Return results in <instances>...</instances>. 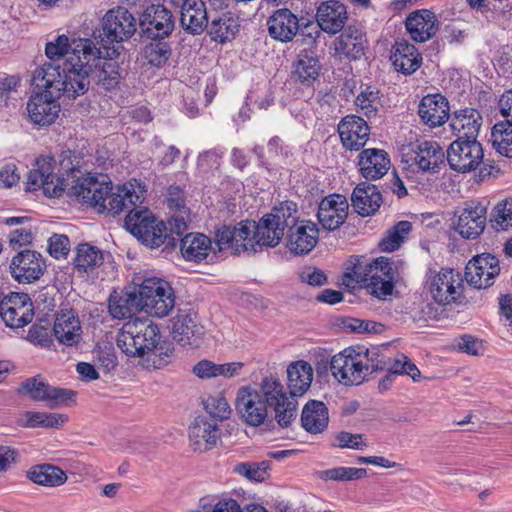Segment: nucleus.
Returning <instances> with one entry per match:
<instances>
[{
  "instance_id": "obj_1",
  "label": "nucleus",
  "mask_w": 512,
  "mask_h": 512,
  "mask_svg": "<svg viewBox=\"0 0 512 512\" xmlns=\"http://www.w3.org/2000/svg\"><path fill=\"white\" fill-rule=\"evenodd\" d=\"M73 195L83 204L97 208L99 213L118 215L127 211L125 228L137 239L155 218L146 207L140 206L144 201V191L132 183L118 186L115 190L107 176H88L79 179L73 186Z\"/></svg>"
},
{
  "instance_id": "obj_2",
  "label": "nucleus",
  "mask_w": 512,
  "mask_h": 512,
  "mask_svg": "<svg viewBox=\"0 0 512 512\" xmlns=\"http://www.w3.org/2000/svg\"><path fill=\"white\" fill-rule=\"evenodd\" d=\"M297 218V205L285 201L258 222L242 220L235 226H219L215 231V244L219 251L229 250L233 255H254L278 246L285 229L293 225Z\"/></svg>"
},
{
  "instance_id": "obj_3",
  "label": "nucleus",
  "mask_w": 512,
  "mask_h": 512,
  "mask_svg": "<svg viewBox=\"0 0 512 512\" xmlns=\"http://www.w3.org/2000/svg\"><path fill=\"white\" fill-rule=\"evenodd\" d=\"M119 54V46H105L104 49L97 47L93 40L77 41L65 68L68 99L84 95L91 81L105 90L117 87L121 75L114 59Z\"/></svg>"
},
{
  "instance_id": "obj_4",
  "label": "nucleus",
  "mask_w": 512,
  "mask_h": 512,
  "mask_svg": "<svg viewBox=\"0 0 512 512\" xmlns=\"http://www.w3.org/2000/svg\"><path fill=\"white\" fill-rule=\"evenodd\" d=\"M297 400L287 398L281 381L265 377L257 389L238 390L235 407L240 418L249 426L262 425L268 416V407L275 412V420L282 428L289 427L297 415Z\"/></svg>"
},
{
  "instance_id": "obj_5",
  "label": "nucleus",
  "mask_w": 512,
  "mask_h": 512,
  "mask_svg": "<svg viewBox=\"0 0 512 512\" xmlns=\"http://www.w3.org/2000/svg\"><path fill=\"white\" fill-rule=\"evenodd\" d=\"M116 343L129 357H147V366L159 369L170 362V345L161 342L158 326L149 319L136 318L124 323Z\"/></svg>"
},
{
  "instance_id": "obj_6",
  "label": "nucleus",
  "mask_w": 512,
  "mask_h": 512,
  "mask_svg": "<svg viewBox=\"0 0 512 512\" xmlns=\"http://www.w3.org/2000/svg\"><path fill=\"white\" fill-rule=\"evenodd\" d=\"M66 79L61 78L59 67L44 64L35 70L33 83L43 92L32 95L27 103V111L31 121L40 126L53 123L60 112L57 100L66 97ZM69 85L67 84V87Z\"/></svg>"
},
{
  "instance_id": "obj_7",
  "label": "nucleus",
  "mask_w": 512,
  "mask_h": 512,
  "mask_svg": "<svg viewBox=\"0 0 512 512\" xmlns=\"http://www.w3.org/2000/svg\"><path fill=\"white\" fill-rule=\"evenodd\" d=\"M396 271L393 263L386 257H380L373 261L363 258L356 259V262L345 274L346 285L355 282L364 287L367 292L381 300L391 296L396 281Z\"/></svg>"
},
{
  "instance_id": "obj_8",
  "label": "nucleus",
  "mask_w": 512,
  "mask_h": 512,
  "mask_svg": "<svg viewBox=\"0 0 512 512\" xmlns=\"http://www.w3.org/2000/svg\"><path fill=\"white\" fill-rule=\"evenodd\" d=\"M61 169L66 172L67 179L58 177L54 174L55 160L52 157L41 156L36 159L35 168H33L27 178V188L30 191H35L40 188L48 197H59L64 192L67 181L72 178L71 193L73 194V186L77 181L91 174L83 176L79 167L74 165L70 156H64L60 162Z\"/></svg>"
},
{
  "instance_id": "obj_9",
  "label": "nucleus",
  "mask_w": 512,
  "mask_h": 512,
  "mask_svg": "<svg viewBox=\"0 0 512 512\" xmlns=\"http://www.w3.org/2000/svg\"><path fill=\"white\" fill-rule=\"evenodd\" d=\"M267 27L269 35L283 43L292 41L299 34L302 43L312 46L321 35L315 23H300L298 17L287 8L274 11L267 20Z\"/></svg>"
},
{
  "instance_id": "obj_10",
  "label": "nucleus",
  "mask_w": 512,
  "mask_h": 512,
  "mask_svg": "<svg viewBox=\"0 0 512 512\" xmlns=\"http://www.w3.org/2000/svg\"><path fill=\"white\" fill-rule=\"evenodd\" d=\"M101 26L97 36L94 32L97 47L105 49V46H119L120 50L121 43L130 39L136 32V19L126 8L117 7L106 12Z\"/></svg>"
},
{
  "instance_id": "obj_11",
  "label": "nucleus",
  "mask_w": 512,
  "mask_h": 512,
  "mask_svg": "<svg viewBox=\"0 0 512 512\" xmlns=\"http://www.w3.org/2000/svg\"><path fill=\"white\" fill-rule=\"evenodd\" d=\"M18 395L27 396L35 402H43L50 409L68 406L75 401L76 392L56 387L42 376L36 375L23 380L16 389Z\"/></svg>"
},
{
  "instance_id": "obj_12",
  "label": "nucleus",
  "mask_w": 512,
  "mask_h": 512,
  "mask_svg": "<svg viewBox=\"0 0 512 512\" xmlns=\"http://www.w3.org/2000/svg\"><path fill=\"white\" fill-rule=\"evenodd\" d=\"M364 356L357 349L349 347L334 355L330 362L332 375L345 385H359L365 378Z\"/></svg>"
},
{
  "instance_id": "obj_13",
  "label": "nucleus",
  "mask_w": 512,
  "mask_h": 512,
  "mask_svg": "<svg viewBox=\"0 0 512 512\" xmlns=\"http://www.w3.org/2000/svg\"><path fill=\"white\" fill-rule=\"evenodd\" d=\"M482 145L477 140L456 139L447 149L450 168L460 173L475 170L483 161Z\"/></svg>"
},
{
  "instance_id": "obj_14",
  "label": "nucleus",
  "mask_w": 512,
  "mask_h": 512,
  "mask_svg": "<svg viewBox=\"0 0 512 512\" xmlns=\"http://www.w3.org/2000/svg\"><path fill=\"white\" fill-rule=\"evenodd\" d=\"M463 279L461 274L453 269H441L431 277L429 292L439 305L458 303L463 295Z\"/></svg>"
},
{
  "instance_id": "obj_15",
  "label": "nucleus",
  "mask_w": 512,
  "mask_h": 512,
  "mask_svg": "<svg viewBox=\"0 0 512 512\" xmlns=\"http://www.w3.org/2000/svg\"><path fill=\"white\" fill-rule=\"evenodd\" d=\"M46 268V261L42 254L30 249L16 253L9 264L12 278L20 284H31L38 281Z\"/></svg>"
},
{
  "instance_id": "obj_16",
  "label": "nucleus",
  "mask_w": 512,
  "mask_h": 512,
  "mask_svg": "<svg viewBox=\"0 0 512 512\" xmlns=\"http://www.w3.org/2000/svg\"><path fill=\"white\" fill-rule=\"evenodd\" d=\"M139 25L146 38L164 39L173 32L175 19L172 12L164 5L152 4L143 11Z\"/></svg>"
},
{
  "instance_id": "obj_17",
  "label": "nucleus",
  "mask_w": 512,
  "mask_h": 512,
  "mask_svg": "<svg viewBox=\"0 0 512 512\" xmlns=\"http://www.w3.org/2000/svg\"><path fill=\"white\" fill-rule=\"evenodd\" d=\"M499 273V260L492 254L483 253L474 256L467 263L465 279L474 288L486 289L493 285Z\"/></svg>"
},
{
  "instance_id": "obj_18",
  "label": "nucleus",
  "mask_w": 512,
  "mask_h": 512,
  "mask_svg": "<svg viewBox=\"0 0 512 512\" xmlns=\"http://www.w3.org/2000/svg\"><path fill=\"white\" fill-rule=\"evenodd\" d=\"M0 316L6 326L21 328L34 316L33 304L28 294L11 292L0 306Z\"/></svg>"
},
{
  "instance_id": "obj_19",
  "label": "nucleus",
  "mask_w": 512,
  "mask_h": 512,
  "mask_svg": "<svg viewBox=\"0 0 512 512\" xmlns=\"http://www.w3.org/2000/svg\"><path fill=\"white\" fill-rule=\"evenodd\" d=\"M487 223V206L479 201H468L460 211L455 230L466 239H476Z\"/></svg>"
},
{
  "instance_id": "obj_20",
  "label": "nucleus",
  "mask_w": 512,
  "mask_h": 512,
  "mask_svg": "<svg viewBox=\"0 0 512 512\" xmlns=\"http://www.w3.org/2000/svg\"><path fill=\"white\" fill-rule=\"evenodd\" d=\"M204 334V328L198 323L197 314L190 310H179L172 319L173 339L183 346H198V340Z\"/></svg>"
},
{
  "instance_id": "obj_21",
  "label": "nucleus",
  "mask_w": 512,
  "mask_h": 512,
  "mask_svg": "<svg viewBox=\"0 0 512 512\" xmlns=\"http://www.w3.org/2000/svg\"><path fill=\"white\" fill-rule=\"evenodd\" d=\"M53 335L65 346H76L82 340V325L79 316L72 309H62L56 314Z\"/></svg>"
},
{
  "instance_id": "obj_22",
  "label": "nucleus",
  "mask_w": 512,
  "mask_h": 512,
  "mask_svg": "<svg viewBox=\"0 0 512 512\" xmlns=\"http://www.w3.org/2000/svg\"><path fill=\"white\" fill-rule=\"evenodd\" d=\"M338 132L344 147L358 151L367 143L370 128L362 117L347 115L340 121Z\"/></svg>"
},
{
  "instance_id": "obj_23",
  "label": "nucleus",
  "mask_w": 512,
  "mask_h": 512,
  "mask_svg": "<svg viewBox=\"0 0 512 512\" xmlns=\"http://www.w3.org/2000/svg\"><path fill=\"white\" fill-rule=\"evenodd\" d=\"M405 26L412 40L423 43L436 35L439 22L434 12L420 9L408 15Z\"/></svg>"
},
{
  "instance_id": "obj_24",
  "label": "nucleus",
  "mask_w": 512,
  "mask_h": 512,
  "mask_svg": "<svg viewBox=\"0 0 512 512\" xmlns=\"http://www.w3.org/2000/svg\"><path fill=\"white\" fill-rule=\"evenodd\" d=\"M347 199L339 194L325 197L319 204L317 217L324 229L333 231L339 228L348 215Z\"/></svg>"
},
{
  "instance_id": "obj_25",
  "label": "nucleus",
  "mask_w": 512,
  "mask_h": 512,
  "mask_svg": "<svg viewBox=\"0 0 512 512\" xmlns=\"http://www.w3.org/2000/svg\"><path fill=\"white\" fill-rule=\"evenodd\" d=\"M288 243L290 251L296 255L309 253L317 244L319 238V229L315 223L310 221H297L288 227Z\"/></svg>"
},
{
  "instance_id": "obj_26",
  "label": "nucleus",
  "mask_w": 512,
  "mask_h": 512,
  "mask_svg": "<svg viewBox=\"0 0 512 512\" xmlns=\"http://www.w3.org/2000/svg\"><path fill=\"white\" fill-rule=\"evenodd\" d=\"M421 121L431 127H439L449 119V103L441 94L424 96L418 106Z\"/></svg>"
},
{
  "instance_id": "obj_27",
  "label": "nucleus",
  "mask_w": 512,
  "mask_h": 512,
  "mask_svg": "<svg viewBox=\"0 0 512 512\" xmlns=\"http://www.w3.org/2000/svg\"><path fill=\"white\" fill-rule=\"evenodd\" d=\"M189 439L194 451L210 450L220 440L219 425L214 420L198 417L189 428Z\"/></svg>"
},
{
  "instance_id": "obj_28",
  "label": "nucleus",
  "mask_w": 512,
  "mask_h": 512,
  "mask_svg": "<svg viewBox=\"0 0 512 512\" xmlns=\"http://www.w3.org/2000/svg\"><path fill=\"white\" fill-rule=\"evenodd\" d=\"M346 7L338 1L323 2L317 9V30L329 34L340 32L347 21Z\"/></svg>"
},
{
  "instance_id": "obj_29",
  "label": "nucleus",
  "mask_w": 512,
  "mask_h": 512,
  "mask_svg": "<svg viewBox=\"0 0 512 512\" xmlns=\"http://www.w3.org/2000/svg\"><path fill=\"white\" fill-rule=\"evenodd\" d=\"M212 247L211 239L202 233L186 234L180 243V250L185 260L200 263L206 260L211 254L220 252Z\"/></svg>"
},
{
  "instance_id": "obj_30",
  "label": "nucleus",
  "mask_w": 512,
  "mask_h": 512,
  "mask_svg": "<svg viewBox=\"0 0 512 512\" xmlns=\"http://www.w3.org/2000/svg\"><path fill=\"white\" fill-rule=\"evenodd\" d=\"M359 170L368 180H376L384 176L390 168V158L381 149H365L359 154Z\"/></svg>"
},
{
  "instance_id": "obj_31",
  "label": "nucleus",
  "mask_w": 512,
  "mask_h": 512,
  "mask_svg": "<svg viewBox=\"0 0 512 512\" xmlns=\"http://www.w3.org/2000/svg\"><path fill=\"white\" fill-rule=\"evenodd\" d=\"M482 125L480 112L473 108L456 111L451 118L450 126L457 139L477 140Z\"/></svg>"
},
{
  "instance_id": "obj_32",
  "label": "nucleus",
  "mask_w": 512,
  "mask_h": 512,
  "mask_svg": "<svg viewBox=\"0 0 512 512\" xmlns=\"http://www.w3.org/2000/svg\"><path fill=\"white\" fill-rule=\"evenodd\" d=\"M365 33L356 26H348L337 38L335 50L338 54L350 59H360L367 48Z\"/></svg>"
},
{
  "instance_id": "obj_33",
  "label": "nucleus",
  "mask_w": 512,
  "mask_h": 512,
  "mask_svg": "<svg viewBox=\"0 0 512 512\" xmlns=\"http://www.w3.org/2000/svg\"><path fill=\"white\" fill-rule=\"evenodd\" d=\"M414 164L423 172L436 173L443 163L444 152L441 146L435 141H421L413 148Z\"/></svg>"
},
{
  "instance_id": "obj_34",
  "label": "nucleus",
  "mask_w": 512,
  "mask_h": 512,
  "mask_svg": "<svg viewBox=\"0 0 512 512\" xmlns=\"http://www.w3.org/2000/svg\"><path fill=\"white\" fill-rule=\"evenodd\" d=\"M391 60L396 71L410 75L421 66L422 56L413 44L399 40L393 45Z\"/></svg>"
},
{
  "instance_id": "obj_35",
  "label": "nucleus",
  "mask_w": 512,
  "mask_h": 512,
  "mask_svg": "<svg viewBox=\"0 0 512 512\" xmlns=\"http://www.w3.org/2000/svg\"><path fill=\"white\" fill-rule=\"evenodd\" d=\"M351 201L359 215L369 216L380 208L382 195L375 185L362 182L354 188Z\"/></svg>"
},
{
  "instance_id": "obj_36",
  "label": "nucleus",
  "mask_w": 512,
  "mask_h": 512,
  "mask_svg": "<svg viewBox=\"0 0 512 512\" xmlns=\"http://www.w3.org/2000/svg\"><path fill=\"white\" fill-rule=\"evenodd\" d=\"M289 396L294 399L302 396L310 388L313 380V368L305 361L291 363L287 368Z\"/></svg>"
},
{
  "instance_id": "obj_37",
  "label": "nucleus",
  "mask_w": 512,
  "mask_h": 512,
  "mask_svg": "<svg viewBox=\"0 0 512 512\" xmlns=\"http://www.w3.org/2000/svg\"><path fill=\"white\" fill-rule=\"evenodd\" d=\"M180 24L191 34H200L208 27V16L205 3L202 0H188L180 10Z\"/></svg>"
},
{
  "instance_id": "obj_38",
  "label": "nucleus",
  "mask_w": 512,
  "mask_h": 512,
  "mask_svg": "<svg viewBox=\"0 0 512 512\" xmlns=\"http://www.w3.org/2000/svg\"><path fill=\"white\" fill-rule=\"evenodd\" d=\"M329 423L328 408L322 401L310 400L302 410V427L311 434H319L326 430Z\"/></svg>"
},
{
  "instance_id": "obj_39",
  "label": "nucleus",
  "mask_w": 512,
  "mask_h": 512,
  "mask_svg": "<svg viewBox=\"0 0 512 512\" xmlns=\"http://www.w3.org/2000/svg\"><path fill=\"white\" fill-rule=\"evenodd\" d=\"M142 311L136 297V291L117 293L114 291L108 299V312L113 319L124 320Z\"/></svg>"
},
{
  "instance_id": "obj_40",
  "label": "nucleus",
  "mask_w": 512,
  "mask_h": 512,
  "mask_svg": "<svg viewBox=\"0 0 512 512\" xmlns=\"http://www.w3.org/2000/svg\"><path fill=\"white\" fill-rule=\"evenodd\" d=\"M145 246L152 249L163 246V251H170L176 247L177 239L168 234V228L163 221L156 217L151 221L138 239Z\"/></svg>"
},
{
  "instance_id": "obj_41",
  "label": "nucleus",
  "mask_w": 512,
  "mask_h": 512,
  "mask_svg": "<svg viewBox=\"0 0 512 512\" xmlns=\"http://www.w3.org/2000/svg\"><path fill=\"white\" fill-rule=\"evenodd\" d=\"M320 65L312 51L303 49L298 54L297 61L294 64L292 79L295 83H301L310 86L319 75Z\"/></svg>"
},
{
  "instance_id": "obj_42",
  "label": "nucleus",
  "mask_w": 512,
  "mask_h": 512,
  "mask_svg": "<svg viewBox=\"0 0 512 512\" xmlns=\"http://www.w3.org/2000/svg\"><path fill=\"white\" fill-rule=\"evenodd\" d=\"M243 366L242 362L216 364L208 359H203L193 366L192 372L200 379H211L219 376L229 378L238 375Z\"/></svg>"
},
{
  "instance_id": "obj_43",
  "label": "nucleus",
  "mask_w": 512,
  "mask_h": 512,
  "mask_svg": "<svg viewBox=\"0 0 512 512\" xmlns=\"http://www.w3.org/2000/svg\"><path fill=\"white\" fill-rule=\"evenodd\" d=\"M239 26L237 18L231 13H224L222 16L212 19L207 29L212 40L224 43L235 37Z\"/></svg>"
},
{
  "instance_id": "obj_44",
  "label": "nucleus",
  "mask_w": 512,
  "mask_h": 512,
  "mask_svg": "<svg viewBox=\"0 0 512 512\" xmlns=\"http://www.w3.org/2000/svg\"><path fill=\"white\" fill-rule=\"evenodd\" d=\"M27 476L38 485L50 487L60 486L67 480V475L62 469L50 464L32 467L28 471Z\"/></svg>"
},
{
  "instance_id": "obj_45",
  "label": "nucleus",
  "mask_w": 512,
  "mask_h": 512,
  "mask_svg": "<svg viewBox=\"0 0 512 512\" xmlns=\"http://www.w3.org/2000/svg\"><path fill=\"white\" fill-rule=\"evenodd\" d=\"M80 40H83V39L82 38L72 39V41H70L68 36H66L65 34H62V35L57 36L55 40L50 41L46 44L45 53H46V56L50 60L57 61V60L61 59L62 57H64L65 55H67V58L64 61L63 65L58 66L60 73H61V78H64V76H66L65 75L66 74L65 73L66 64L68 63V61L70 60V57L72 56V53L74 52L76 42L80 41ZM52 65L54 66V64H52ZM55 67H57V66L55 65Z\"/></svg>"
},
{
  "instance_id": "obj_46",
  "label": "nucleus",
  "mask_w": 512,
  "mask_h": 512,
  "mask_svg": "<svg viewBox=\"0 0 512 512\" xmlns=\"http://www.w3.org/2000/svg\"><path fill=\"white\" fill-rule=\"evenodd\" d=\"M104 262V253L97 247L88 243L79 244L74 258V265L78 271L92 272Z\"/></svg>"
},
{
  "instance_id": "obj_47",
  "label": "nucleus",
  "mask_w": 512,
  "mask_h": 512,
  "mask_svg": "<svg viewBox=\"0 0 512 512\" xmlns=\"http://www.w3.org/2000/svg\"><path fill=\"white\" fill-rule=\"evenodd\" d=\"M491 142L500 155L512 158V121L497 122L491 131Z\"/></svg>"
},
{
  "instance_id": "obj_48",
  "label": "nucleus",
  "mask_w": 512,
  "mask_h": 512,
  "mask_svg": "<svg viewBox=\"0 0 512 512\" xmlns=\"http://www.w3.org/2000/svg\"><path fill=\"white\" fill-rule=\"evenodd\" d=\"M25 427L28 428H59L68 421V417L61 413L28 411L25 413Z\"/></svg>"
},
{
  "instance_id": "obj_49",
  "label": "nucleus",
  "mask_w": 512,
  "mask_h": 512,
  "mask_svg": "<svg viewBox=\"0 0 512 512\" xmlns=\"http://www.w3.org/2000/svg\"><path fill=\"white\" fill-rule=\"evenodd\" d=\"M412 224L409 221H399L392 228H390L385 236L381 239L379 246L384 252H393L397 250L404 239L410 233Z\"/></svg>"
},
{
  "instance_id": "obj_50",
  "label": "nucleus",
  "mask_w": 512,
  "mask_h": 512,
  "mask_svg": "<svg viewBox=\"0 0 512 512\" xmlns=\"http://www.w3.org/2000/svg\"><path fill=\"white\" fill-rule=\"evenodd\" d=\"M171 55L172 49L164 39L152 40L143 49V56L147 62L158 68L164 66Z\"/></svg>"
},
{
  "instance_id": "obj_51",
  "label": "nucleus",
  "mask_w": 512,
  "mask_h": 512,
  "mask_svg": "<svg viewBox=\"0 0 512 512\" xmlns=\"http://www.w3.org/2000/svg\"><path fill=\"white\" fill-rule=\"evenodd\" d=\"M175 299L172 292V288L167 283V289H163V292L157 293V296L153 300H149L146 307L142 310L156 317H164L174 307Z\"/></svg>"
},
{
  "instance_id": "obj_52",
  "label": "nucleus",
  "mask_w": 512,
  "mask_h": 512,
  "mask_svg": "<svg viewBox=\"0 0 512 512\" xmlns=\"http://www.w3.org/2000/svg\"><path fill=\"white\" fill-rule=\"evenodd\" d=\"M355 103L360 111L370 119L377 114V111L381 106L379 91L368 86L360 92Z\"/></svg>"
},
{
  "instance_id": "obj_53",
  "label": "nucleus",
  "mask_w": 512,
  "mask_h": 512,
  "mask_svg": "<svg viewBox=\"0 0 512 512\" xmlns=\"http://www.w3.org/2000/svg\"><path fill=\"white\" fill-rule=\"evenodd\" d=\"M490 223L497 231H506L512 227V201L497 203L490 214Z\"/></svg>"
},
{
  "instance_id": "obj_54",
  "label": "nucleus",
  "mask_w": 512,
  "mask_h": 512,
  "mask_svg": "<svg viewBox=\"0 0 512 512\" xmlns=\"http://www.w3.org/2000/svg\"><path fill=\"white\" fill-rule=\"evenodd\" d=\"M163 289H167V282L160 278H148L145 279L136 291V297L141 309L143 310L148 304L149 300H154L157 293L163 292Z\"/></svg>"
},
{
  "instance_id": "obj_55",
  "label": "nucleus",
  "mask_w": 512,
  "mask_h": 512,
  "mask_svg": "<svg viewBox=\"0 0 512 512\" xmlns=\"http://www.w3.org/2000/svg\"><path fill=\"white\" fill-rule=\"evenodd\" d=\"M341 326L346 332L378 334L383 331L384 326L381 323L362 320L353 317H346L341 320Z\"/></svg>"
},
{
  "instance_id": "obj_56",
  "label": "nucleus",
  "mask_w": 512,
  "mask_h": 512,
  "mask_svg": "<svg viewBox=\"0 0 512 512\" xmlns=\"http://www.w3.org/2000/svg\"><path fill=\"white\" fill-rule=\"evenodd\" d=\"M206 412L216 420L228 419L231 414V408L221 394L210 395L203 401Z\"/></svg>"
},
{
  "instance_id": "obj_57",
  "label": "nucleus",
  "mask_w": 512,
  "mask_h": 512,
  "mask_svg": "<svg viewBox=\"0 0 512 512\" xmlns=\"http://www.w3.org/2000/svg\"><path fill=\"white\" fill-rule=\"evenodd\" d=\"M360 353L364 356L363 361L365 364V374H372L378 371H385L386 363L389 357L381 354L378 348L364 349L360 348Z\"/></svg>"
},
{
  "instance_id": "obj_58",
  "label": "nucleus",
  "mask_w": 512,
  "mask_h": 512,
  "mask_svg": "<svg viewBox=\"0 0 512 512\" xmlns=\"http://www.w3.org/2000/svg\"><path fill=\"white\" fill-rule=\"evenodd\" d=\"M270 468L269 461H262L260 463H241L236 467V471L244 475L250 480L263 481Z\"/></svg>"
},
{
  "instance_id": "obj_59",
  "label": "nucleus",
  "mask_w": 512,
  "mask_h": 512,
  "mask_svg": "<svg viewBox=\"0 0 512 512\" xmlns=\"http://www.w3.org/2000/svg\"><path fill=\"white\" fill-rule=\"evenodd\" d=\"M26 339L35 345L49 347L52 342L51 330L46 325L33 324L29 328Z\"/></svg>"
},
{
  "instance_id": "obj_60",
  "label": "nucleus",
  "mask_w": 512,
  "mask_h": 512,
  "mask_svg": "<svg viewBox=\"0 0 512 512\" xmlns=\"http://www.w3.org/2000/svg\"><path fill=\"white\" fill-rule=\"evenodd\" d=\"M70 250V240L66 235L54 234L49 238L48 251L54 258L66 256Z\"/></svg>"
},
{
  "instance_id": "obj_61",
  "label": "nucleus",
  "mask_w": 512,
  "mask_h": 512,
  "mask_svg": "<svg viewBox=\"0 0 512 512\" xmlns=\"http://www.w3.org/2000/svg\"><path fill=\"white\" fill-rule=\"evenodd\" d=\"M19 78L16 76H8L0 80V107L7 105L12 95L17 93Z\"/></svg>"
},
{
  "instance_id": "obj_62",
  "label": "nucleus",
  "mask_w": 512,
  "mask_h": 512,
  "mask_svg": "<svg viewBox=\"0 0 512 512\" xmlns=\"http://www.w3.org/2000/svg\"><path fill=\"white\" fill-rule=\"evenodd\" d=\"M302 282L307 283L311 286H322L327 283L326 274L315 267H305L299 274Z\"/></svg>"
},
{
  "instance_id": "obj_63",
  "label": "nucleus",
  "mask_w": 512,
  "mask_h": 512,
  "mask_svg": "<svg viewBox=\"0 0 512 512\" xmlns=\"http://www.w3.org/2000/svg\"><path fill=\"white\" fill-rule=\"evenodd\" d=\"M168 207L175 212L189 211L185 205L184 192L179 186H170L167 196Z\"/></svg>"
},
{
  "instance_id": "obj_64",
  "label": "nucleus",
  "mask_w": 512,
  "mask_h": 512,
  "mask_svg": "<svg viewBox=\"0 0 512 512\" xmlns=\"http://www.w3.org/2000/svg\"><path fill=\"white\" fill-rule=\"evenodd\" d=\"M336 440L338 442L337 445L340 448L362 450L366 446V443L362 441L361 434H352L349 432L342 431L339 434H337Z\"/></svg>"
}]
</instances>
